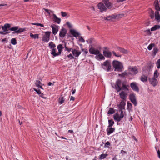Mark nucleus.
<instances>
[{"label":"nucleus","mask_w":160,"mask_h":160,"mask_svg":"<svg viewBox=\"0 0 160 160\" xmlns=\"http://www.w3.org/2000/svg\"><path fill=\"white\" fill-rule=\"evenodd\" d=\"M129 86L127 85L124 82H122L121 80L118 79L117 80L115 88L116 90H128V88Z\"/></svg>","instance_id":"f257e3e1"},{"label":"nucleus","mask_w":160,"mask_h":160,"mask_svg":"<svg viewBox=\"0 0 160 160\" xmlns=\"http://www.w3.org/2000/svg\"><path fill=\"white\" fill-rule=\"evenodd\" d=\"M112 65L115 71L118 72L122 71L123 67L122 64L120 62L114 60L112 62Z\"/></svg>","instance_id":"f03ea898"},{"label":"nucleus","mask_w":160,"mask_h":160,"mask_svg":"<svg viewBox=\"0 0 160 160\" xmlns=\"http://www.w3.org/2000/svg\"><path fill=\"white\" fill-rule=\"evenodd\" d=\"M9 30L11 31H14V32L12 33L13 34L16 33L18 34L25 31L26 29L25 28H19L18 29V27L15 26L10 28Z\"/></svg>","instance_id":"7ed1b4c3"},{"label":"nucleus","mask_w":160,"mask_h":160,"mask_svg":"<svg viewBox=\"0 0 160 160\" xmlns=\"http://www.w3.org/2000/svg\"><path fill=\"white\" fill-rule=\"evenodd\" d=\"M102 67L104 69L108 72L111 68L110 62L108 60L105 61L102 64Z\"/></svg>","instance_id":"20e7f679"},{"label":"nucleus","mask_w":160,"mask_h":160,"mask_svg":"<svg viewBox=\"0 0 160 160\" xmlns=\"http://www.w3.org/2000/svg\"><path fill=\"white\" fill-rule=\"evenodd\" d=\"M51 33V32L47 31L45 32V35L42 37L43 41L46 42H48L50 39Z\"/></svg>","instance_id":"39448f33"},{"label":"nucleus","mask_w":160,"mask_h":160,"mask_svg":"<svg viewBox=\"0 0 160 160\" xmlns=\"http://www.w3.org/2000/svg\"><path fill=\"white\" fill-rule=\"evenodd\" d=\"M129 99L131 102L134 104L135 106L137 105V102L135 94L131 93L129 95Z\"/></svg>","instance_id":"423d86ee"},{"label":"nucleus","mask_w":160,"mask_h":160,"mask_svg":"<svg viewBox=\"0 0 160 160\" xmlns=\"http://www.w3.org/2000/svg\"><path fill=\"white\" fill-rule=\"evenodd\" d=\"M102 1L107 8L111 9L113 7V4L109 0H102Z\"/></svg>","instance_id":"0eeeda50"},{"label":"nucleus","mask_w":160,"mask_h":160,"mask_svg":"<svg viewBox=\"0 0 160 160\" xmlns=\"http://www.w3.org/2000/svg\"><path fill=\"white\" fill-rule=\"evenodd\" d=\"M129 73L132 75H135L138 72V69L136 67L129 68Z\"/></svg>","instance_id":"6e6552de"},{"label":"nucleus","mask_w":160,"mask_h":160,"mask_svg":"<svg viewBox=\"0 0 160 160\" xmlns=\"http://www.w3.org/2000/svg\"><path fill=\"white\" fill-rule=\"evenodd\" d=\"M97 6L100 12L106 11L107 10L106 6L102 3L101 2L98 3Z\"/></svg>","instance_id":"1a4fd4ad"},{"label":"nucleus","mask_w":160,"mask_h":160,"mask_svg":"<svg viewBox=\"0 0 160 160\" xmlns=\"http://www.w3.org/2000/svg\"><path fill=\"white\" fill-rule=\"evenodd\" d=\"M51 27L52 29V33L54 35H56L58 31L59 26L53 24L51 25Z\"/></svg>","instance_id":"9d476101"},{"label":"nucleus","mask_w":160,"mask_h":160,"mask_svg":"<svg viewBox=\"0 0 160 160\" xmlns=\"http://www.w3.org/2000/svg\"><path fill=\"white\" fill-rule=\"evenodd\" d=\"M128 94V93L125 91H122L119 93L120 98L123 100H126Z\"/></svg>","instance_id":"9b49d317"},{"label":"nucleus","mask_w":160,"mask_h":160,"mask_svg":"<svg viewBox=\"0 0 160 160\" xmlns=\"http://www.w3.org/2000/svg\"><path fill=\"white\" fill-rule=\"evenodd\" d=\"M67 32V30L65 28H62L60 31L59 36L62 38H63L65 36Z\"/></svg>","instance_id":"f8f14e48"},{"label":"nucleus","mask_w":160,"mask_h":160,"mask_svg":"<svg viewBox=\"0 0 160 160\" xmlns=\"http://www.w3.org/2000/svg\"><path fill=\"white\" fill-rule=\"evenodd\" d=\"M90 53L91 54H93L95 55H98L100 53L99 50L96 49L94 48H91L89 50Z\"/></svg>","instance_id":"ddd939ff"},{"label":"nucleus","mask_w":160,"mask_h":160,"mask_svg":"<svg viewBox=\"0 0 160 160\" xmlns=\"http://www.w3.org/2000/svg\"><path fill=\"white\" fill-rule=\"evenodd\" d=\"M72 52L73 55L75 57H78L81 53V51L77 50L75 49H72Z\"/></svg>","instance_id":"4468645a"},{"label":"nucleus","mask_w":160,"mask_h":160,"mask_svg":"<svg viewBox=\"0 0 160 160\" xmlns=\"http://www.w3.org/2000/svg\"><path fill=\"white\" fill-rule=\"evenodd\" d=\"M124 16L123 14H118V15H114L110 16L111 18V20H112L113 19H118L119 18H122Z\"/></svg>","instance_id":"2eb2a0df"},{"label":"nucleus","mask_w":160,"mask_h":160,"mask_svg":"<svg viewBox=\"0 0 160 160\" xmlns=\"http://www.w3.org/2000/svg\"><path fill=\"white\" fill-rule=\"evenodd\" d=\"M149 81L150 82L151 84L154 86H155L158 83L157 79L154 78L149 79Z\"/></svg>","instance_id":"dca6fc26"},{"label":"nucleus","mask_w":160,"mask_h":160,"mask_svg":"<svg viewBox=\"0 0 160 160\" xmlns=\"http://www.w3.org/2000/svg\"><path fill=\"white\" fill-rule=\"evenodd\" d=\"M124 100H122L119 104L118 105V107L120 110L124 109L126 103Z\"/></svg>","instance_id":"f3484780"},{"label":"nucleus","mask_w":160,"mask_h":160,"mask_svg":"<svg viewBox=\"0 0 160 160\" xmlns=\"http://www.w3.org/2000/svg\"><path fill=\"white\" fill-rule=\"evenodd\" d=\"M103 52V55L106 57L110 58L111 56L112 53L109 51L104 50Z\"/></svg>","instance_id":"a211bd4d"},{"label":"nucleus","mask_w":160,"mask_h":160,"mask_svg":"<svg viewBox=\"0 0 160 160\" xmlns=\"http://www.w3.org/2000/svg\"><path fill=\"white\" fill-rule=\"evenodd\" d=\"M70 32L72 35L75 37H78L80 34L79 33L76 32V31L74 29L70 30Z\"/></svg>","instance_id":"6ab92c4d"},{"label":"nucleus","mask_w":160,"mask_h":160,"mask_svg":"<svg viewBox=\"0 0 160 160\" xmlns=\"http://www.w3.org/2000/svg\"><path fill=\"white\" fill-rule=\"evenodd\" d=\"M130 86L133 90H138L139 88L137 83L134 82H132L130 84Z\"/></svg>","instance_id":"aec40b11"},{"label":"nucleus","mask_w":160,"mask_h":160,"mask_svg":"<svg viewBox=\"0 0 160 160\" xmlns=\"http://www.w3.org/2000/svg\"><path fill=\"white\" fill-rule=\"evenodd\" d=\"M115 129L114 128H112V127H108L106 129L107 134L108 135H110L114 132Z\"/></svg>","instance_id":"412c9836"},{"label":"nucleus","mask_w":160,"mask_h":160,"mask_svg":"<svg viewBox=\"0 0 160 160\" xmlns=\"http://www.w3.org/2000/svg\"><path fill=\"white\" fill-rule=\"evenodd\" d=\"M155 18L158 22L160 21V15L158 11H156L155 12Z\"/></svg>","instance_id":"4be33fe9"},{"label":"nucleus","mask_w":160,"mask_h":160,"mask_svg":"<svg viewBox=\"0 0 160 160\" xmlns=\"http://www.w3.org/2000/svg\"><path fill=\"white\" fill-rule=\"evenodd\" d=\"M155 8L157 11H159L160 10V7L158 0H155L154 2Z\"/></svg>","instance_id":"5701e85b"},{"label":"nucleus","mask_w":160,"mask_h":160,"mask_svg":"<svg viewBox=\"0 0 160 160\" xmlns=\"http://www.w3.org/2000/svg\"><path fill=\"white\" fill-rule=\"evenodd\" d=\"M2 29L3 30V31H0V34H1L4 35L10 32H8V29L5 28L4 26L2 27Z\"/></svg>","instance_id":"b1692460"},{"label":"nucleus","mask_w":160,"mask_h":160,"mask_svg":"<svg viewBox=\"0 0 160 160\" xmlns=\"http://www.w3.org/2000/svg\"><path fill=\"white\" fill-rule=\"evenodd\" d=\"M117 50L121 52H122L124 54H127L128 51L127 50L123 48H122L119 47H118L117 48Z\"/></svg>","instance_id":"393cba45"},{"label":"nucleus","mask_w":160,"mask_h":160,"mask_svg":"<svg viewBox=\"0 0 160 160\" xmlns=\"http://www.w3.org/2000/svg\"><path fill=\"white\" fill-rule=\"evenodd\" d=\"M113 118L115 120L118 122L120 121L122 119V118H121L120 115L119 114L117 113H116L113 115Z\"/></svg>","instance_id":"a878e982"},{"label":"nucleus","mask_w":160,"mask_h":160,"mask_svg":"<svg viewBox=\"0 0 160 160\" xmlns=\"http://www.w3.org/2000/svg\"><path fill=\"white\" fill-rule=\"evenodd\" d=\"M53 21L58 24H59L61 22V19L57 17L56 15L53 14Z\"/></svg>","instance_id":"bb28decb"},{"label":"nucleus","mask_w":160,"mask_h":160,"mask_svg":"<svg viewBox=\"0 0 160 160\" xmlns=\"http://www.w3.org/2000/svg\"><path fill=\"white\" fill-rule=\"evenodd\" d=\"M65 98L64 96H63L62 95L58 99V103L59 104H62L65 101Z\"/></svg>","instance_id":"cd10ccee"},{"label":"nucleus","mask_w":160,"mask_h":160,"mask_svg":"<svg viewBox=\"0 0 160 160\" xmlns=\"http://www.w3.org/2000/svg\"><path fill=\"white\" fill-rule=\"evenodd\" d=\"M95 58L97 60H104L105 58L104 56L101 54H99L98 55H96Z\"/></svg>","instance_id":"c85d7f7f"},{"label":"nucleus","mask_w":160,"mask_h":160,"mask_svg":"<svg viewBox=\"0 0 160 160\" xmlns=\"http://www.w3.org/2000/svg\"><path fill=\"white\" fill-rule=\"evenodd\" d=\"M127 109L129 111H132V104L129 102L127 103Z\"/></svg>","instance_id":"c756f323"},{"label":"nucleus","mask_w":160,"mask_h":160,"mask_svg":"<svg viewBox=\"0 0 160 160\" xmlns=\"http://www.w3.org/2000/svg\"><path fill=\"white\" fill-rule=\"evenodd\" d=\"M41 83L40 81L39 80H37L36 81V82H35V85L36 86L39 88H40L42 89H43V88H42V86L41 85Z\"/></svg>","instance_id":"7c9ffc66"},{"label":"nucleus","mask_w":160,"mask_h":160,"mask_svg":"<svg viewBox=\"0 0 160 160\" xmlns=\"http://www.w3.org/2000/svg\"><path fill=\"white\" fill-rule=\"evenodd\" d=\"M56 49L55 48L52 49V50L51 51V54L54 57L57 56L59 55V54H58V53L56 52Z\"/></svg>","instance_id":"2f4dec72"},{"label":"nucleus","mask_w":160,"mask_h":160,"mask_svg":"<svg viewBox=\"0 0 160 160\" xmlns=\"http://www.w3.org/2000/svg\"><path fill=\"white\" fill-rule=\"evenodd\" d=\"M160 28V25H156L153 27L152 28H151V30L152 31H153Z\"/></svg>","instance_id":"473e14b6"},{"label":"nucleus","mask_w":160,"mask_h":160,"mask_svg":"<svg viewBox=\"0 0 160 160\" xmlns=\"http://www.w3.org/2000/svg\"><path fill=\"white\" fill-rule=\"evenodd\" d=\"M108 127H112L114 123V122L113 120H108Z\"/></svg>","instance_id":"72a5a7b5"},{"label":"nucleus","mask_w":160,"mask_h":160,"mask_svg":"<svg viewBox=\"0 0 160 160\" xmlns=\"http://www.w3.org/2000/svg\"><path fill=\"white\" fill-rule=\"evenodd\" d=\"M49 47L51 49L55 48L56 45L53 42H51L49 44Z\"/></svg>","instance_id":"f704fd0d"},{"label":"nucleus","mask_w":160,"mask_h":160,"mask_svg":"<svg viewBox=\"0 0 160 160\" xmlns=\"http://www.w3.org/2000/svg\"><path fill=\"white\" fill-rule=\"evenodd\" d=\"M108 156V154L107 153L102 154L99 156V159H104Z\"/></svg>","instance_id":"c9c22d12"},{"label":"nucleus","mask_w":160,"mask_h":160,"mask_svg":"<svg viewBox=\"0 0 160 160\" xmlns=\"http://www.w3.org/2000/svg\"><path fill=\"white\" fill-rule=\"evenodd\" d=\"M57 156L55 155H50L49 157V160H57Z\"/></svg>","instance_id":"e433bc0d"},{"label":"nucleus","mask_w":160,"mask_h":160,"mask_svg":"<svg viewBox=\"0 0 160 160\" xmlns=\"http://www.w3.org/2000/svg\"><path fill=\"white\" fill-rule=\"evenodd\" d=\"M30 36L31 38L34 39L38 38H39L38 34H33L32 33H30Z\"/></svg>","instance_id":"4c0bfd02"},{"label":"nucleus","mask_w":160,"mask_h":160,"mask_svg":"<svg viewBox=\"0 0 160 160\" xmlns=\"http://www.w3.org/2000/svg\"><path fill=\"white\" fill-rule=\"evenodd\" d=\"M141 80L142 82H146L147 81V77L144 75L141 77Z\"/></svg>","instance_id":"58836bf2"},{"label":"nucleus","mask_w":160,"mask_h":160,"mask_svg":"<svg viewBox=\"0 0 160 160\" xmlns=\"http://www.w3.org/2000/svg\"><path fill=\"white\" fill-rule=\"evenodd\" d=\"M35 91L39 95V96L40 97H42L43 98H45L44 97L43 94L41 92V91Z\"/></svg>","instance_id":"ea45409f"},{"label":"nucleus","mask_w":160,"mask_h":160,"mask_svg":"<svg viewBox=\"0 0 160 160\" xmlns=\"http://www.w3.org/2000/svg\"><path fill=\"white\" fill-rule=\"evenodd\" d=\"M155 44L154 43H151L148 47V49L149 50H151L153 47H154Z\"/></svg>","instance_id":"a19ab883"},{"label":"nucleus","mask_w":160,"mask_h":160,"mask_svg":"<svg viewBox=\"0 0 160 160\" xmlns=\"http://www.w3.org/2000/svg\"><path fill=\"white\" fill-rule=\"evenodd\" d=\"M114 110L111 108H110L109 111L108 112V114H111L114 113Z\"/></svg>","instance_id":"79ce46f5"},{"label":"nucleus","mask_w":160,"mask_h":160,"mask_svg":"<svg viewBox=\"0 0 160 160\" xmlns=\"http://www.w3.org/2000/svg\"><path fill=\"white\" fill-rule=\"evenodd\" d=\"M158 49L157 48H154L152 51L153 53V55L154 56H155L156 54V53H157V52H158Z\"/></svg>","instance_id":"37998d69"},{"label":"nucleus","mask_w":160,"mask_h":160,"mask_svg":"<svg viewBox=\"0 0 160 160\" xmlns=\"http://www.w3.org/2000/svg\"><path fill=\"white\" fill-rule=\"evenodd\" d=\"M112 53L113 55L115 56V57H120L121 58L122 57V55L120 54L119 53H117L114 51H112Z\"/></svg>","instance_id":"c03bdc74"},{"label":"nucleus","mask_w":160,"mask_h":160,"mask_svg":"<svg viewBox=\"0 0 160 160\" xmlns=\"http://www.w3.org/2000/svg\"><path fill=\"white\" fill-rule=\"evenodd\" d=\"M11 43L13 45H15L17 44V41L15 38H13L11 40Z\"/></svg>","instance_id":"a18cd8bd"},{"label":"nucleus","mask_w":160,"mask_h":160,"mask_svg":"<svg viewBox=\"0 0 160 160\" xmlns=\"http://www.w3.org/2000/svg\"><path fill=\"white\" fill-rule=\"evenodd\" d=\"M159 73L158 72V70H156L154 73V76L153 78H157L158 76Z\"/></svg>","instance_id":"49530a36"},{"label":"nucleus","mask_w":160,"mask_h":160,"mask_svg":"<svg viewBox=\"0 0 160 160\" xmlns=\"http://www.w3.org/2000/svg\"><path fill=\"white\" fill-rule=\"evenodd\" d=\"M122 110H121L120 114L119 115L121 118H123L125 113V112H124Z\"/></svg>","instance_id":"de8ad7c7"},{"label":"nucleus","mask_w":160,"mask_h":160,"mask_svg":"<svg viewBox=\"0 0 160 160\" xmlns=\"http://www.w3.org/2000/svg\"><path fill=\"white\" fill-rule=\"evenodd\" d=\"M156 65L158 68H160V59L158 60L156 62Z\"/></svg>","instance_id":"09e8293b"},{"label":"nucleus","mask_w":160,"mask_h":160,"mask_svg":"<svg viewBox=\"0 0 160 160\" xmlns=\"http://www.w3.org/2000/svg\"><path fill=\"white\" fill-rule=\"evenodd\" d=\"M61 13L62 16L63 17H66L68 15V13L65 12H63L62 11L61 12Z\"/></svg>","instance_id":"8fccbe9b"},{"label":"nucleus","mask_w":160,"mask_h":160,"mask_svg":"<svg viewBox=\"0 0 160 160\" xmlns=\"http://www.w3.org/2000/svg\"><path fill=\"white\" fill-rule=\"evenodd\" d=\"M65 50L67 51L68 52H69L70 51H72V48H68L65 45Z\"/></svg>","instance_id":"3c124183"},{"label":"nucleus","mask_w":160,"mask_h":160,"mask_svg":"<svg viewBox=\"0 0 160 160\" xmlns=\"http://www.w3.org/2000/svg\"><path fill=\"white\" fill-rule=\"evenodd\" d=\"M32 24L33 25H37V26H40L41 27H44V26L41 24L39 23H32Z\"/></svg>","instance_id":"603ef678"},{"label":"nucleus","mask_w":160,"mask_h":160,"mask_svg":"<svg viewBox=\"0 0 160 160\" xmlns=\"http://www.w3.org/2000/svg\"><path fill=\"white\" fill-rule=\"evenodd\" d=\"M4 26L5 28H6L8 29L10 27V25L9 24H5L4 25Z\"/></svg>","instance_id":"864d4df0"},{"label":"nucleus","mask_w":160,"mask_h":160,"mask_svg":"<svg viewBox=\"0 0 160 160\" xmlns=\"http://www.w3.org/2000/svg\"><path fill=\"white\" fill-rule=\"evenodd\" d=\"M80 42H85V40L83 39V38H82L81 36H79L78 38Z\"/></svg>","instance_id":"5fc2aeb1"},{"label":"nucleus","mask_w":160,"mask_h":160,"mask_svg":"<svg viewBox=\"0 0 160 160\" xmlns=\"http://www.w3.org/2000/svg\"><path fill=\"white\" fill-rule=\"evenodd\" d=\"M57 48L58 50H62L63 48V47L62 45L61 44H59L57 46Z\"/></svg>","instance_id":"6e6d98bb"},{"label":"nucleus","mask_w":160,"mask_h":160,"mask_svg":"<svg viewBox=\"0 0 160 160\" xmlns=\"http://www.w3.org/2000/svg\"><path fill=\"white\" fill-rule=\"evenodd\" d=\"M67 57L68 58H70V59L74 58V57L71 54H70L69 55H67Z\"/></svg>","instance_id":"4d7b16f0"},{"label":"nucleus","mask_w":160,"mask_h":160,"mask_svg":"<svg viewBox=\"0 0 160 160\" xmlns=\"http://www.w3.org/2000/svg\"><path fill=\"white\" fill-rule=\"evenodd\" d=\"M110 144V142L108 141L105 144V147H108Z\"/></svg>","instance_id":"13d9d810"},{"label":"nucleus","mask_w":160,"mask_h":160,"mask_svg":"<svg viewBox=\"0 0 160 160\" xmlns=\"http://www.w3.org/2000/svg\"><path fill=\"white\" fill-rule=\"evenodd\" d=\"M120 153L122 154V156H123L124 155L127 154V152L123 150H121Z\"/></svg>","instance_id":"bf43d9fd"},{"label":"nucleus","mask_w":160,"mask_h":160,"mask_svg":"<svg viewBox=\"0 0 160 160\" xmlns=\"http://www.w3.org/2000/svg\"><path fill=\"white\" fill-rule=\"evenodd\" d=\"M104 19L105 20H110L111 18L110 16H108L107 17H104Z\"/></svg>","instance_id":"052dcab7"},{"label":"nucleus","mask_w":160,"mask_h":160,"mask_svg":"<svg viewBox=\"0 0 160 160\" xmlns=\"http://www.w3.org/2000/svg\"><path fill=\"white\" fill-rule=\"evenodd\" d=\"M66 24L69 28H72V26L69 22H67Z\"/></svg>","instance_id":"680f3d73"},{"label":"nucleus","mask_w":160,"mask_h":160,"mask_svg":"<svg viewBox=\"0 0 160 160\" xmlns=\"http://www.w3.org/2000/svg\"><path fill=\"white\" fill-rule=\"evenodd\" d=\"M150 17L152 19H153L154 18L153 11H152V13L150 15Z\"/></svg>","instance_id":"e2e57ef3"},{"label":"nucleus","mask_w":160,"mask_h":160,"mask_svg":"<svg viewBox=\"0 0 160 160\" xmlns=\"http://www.w3.org/2000/svg\"><path fill=\"white\" fill-rule=\"evenodd\" d=\"M43 9L46 12H47L48 14H50V13L49 12V10L48 9H45V8H43Z\"/></svg>","instance_id":"0e129e2a"},{"label":"nucleus","mask_w":160,"mask_h":160,"mask_svg":"<svg viewBox=\"0 0 160 160\" xmlns=\"http://www.w3.org/2000/svg\"><path fill=\"white\" fill-rule=\"evenodd\" d=\"M75 99V98L73 96H71L70 98V100L74 101Z\"/></svg>","instance_id":"69168bd1"},{"label":"nucleus","mask_w":160,"mask_h":160,"mask_svg":"<svg viewBox=\"0 0 160 160\" xmlns=\"http://www.w3.org/2000/svg\"><path fill=\"white\" fill-rule=\"evenodd\" d=\"M157 153H158V156L159 157V158H160V151L159 150H158V151Z\"/></svg>","instance_id":"338daca9"},{"label":"nucleus","mask_w":160,"mask_h":160,"mask_svg":"<svg viewBox=\"0 0 160 160\" xmlns=\"http://www.w3.org/2000/svg\"><path fill=\"white\" fill-rule=\"evenodd\" d=\"M112 160H117L116 156H115L113 158H112Z\"/></svg>","instance_id":"774afa93"}]
</instances>
